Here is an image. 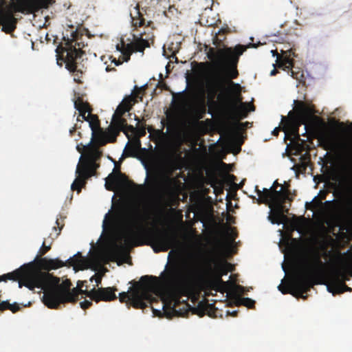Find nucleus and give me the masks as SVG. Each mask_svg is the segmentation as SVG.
Listing matches in <instances>:
<instances>
[{
	"label": "nucleus",
	"instance_id": "4468645a",
	"mask_svg": "<svg viewBox=\"0 0 352 352\" xmlns=\"http://www.w3.org/2000/svg\"><path fill=\"white\" fill-rule=\"evenodd\" d=\"M348 267L347 263H342L340 267L335 270L331 282L327 285L328 292L332 293L333 296L345 292H352V289L344 283L345 280H349L344 274Z\"/></svg>",
	"mask_w": 352,
	"mask_h": 352
},
{
	"label": "nucleus",
	"instance_id": "2eb2a0df",
	"mask_svg": "<svg viewBox=\"0 0 352 352\" xmlns=\"http://www.w3.org/2000/svg\"><path fill=\"white\" fill-rule=\"evenodd\" d=\"M204 268L208 272L215 271L216 274L214 285L217 287L216 291H220L221 287L226 286L228 283V282L223 281L222 279V276L227 274L228 270L224 265L217 263L215 258L212 257L206 258Z\"/></svg>",
	"mask_w": 352,
	"mask_h": 352
},
{
	"label": "nucleus",
	"instance_id": "cd10ccee",
	"mask_svg": "<svg viewBox=\"0 0 352 352\" xmlns=\"http://www.w3.org/2000/svg\"><path fill=\"white\" fill-rule=\"evenodd\" d=\"M294 60H293V64L292 67H287V66H283L285 68L284 69H288L289 72L291 73V76L299 82H302L304 78V72L302 69L300 68H295L294 66Z\"/></svg>",
	"mask_w": 352,
	"mask_h": 352
},
{
	"label": "nucleus",
	"instance_id": "a211bd4d",
	"mask_svg": "<svg viewBox=\"0 0 352 352\" xmlns=\"http://www.w3.org/2000/svg\"><path fill=\"white\" fill-rule=\"evenodd\" d=\"M102 155V151L98 148H93L87 155L80 157L78 165L95 175L96 169L100 166L97 161L101 158Z\"/></svg>",
	"mask_w": 352,
	"mask_h": 352
},
{
	"label": "nucleus",
	"instance_id": "09e8293b",
	"mask_svg": "<svg viewBox=\"0 0 352 352\" xmlns=\"http://www.w3.org/2000/svg\"><path fill=\"white\" fill-rule=\"evenodd\" d=\"M134 151V149L133 148H130V151H128V153L126 155V156H131L133 153Z\"/></svg>",
	"mask_w": 352,
	"mask_h": 352
},
{
	"label": "nucleus",
	"instance_id": "a878e982",
	"mask_svg": "<svg viewBox=\"0 0 352 352\" xmlns=\"http://www.w3.org/2000/svg\"><path fill=\"white\" fill-rule=\"evenodd\" d=\"M80 292H82V289L78 288L77 287L69 289V291H65L62 293L64 296L61 300V304L66 302H76L78 300V296Z\"/></svg>",
	"mask_w": 352,
	"mask_h": 352
},
{
	"label": "nucleus",
	"instance_id": "0eeeda50",
	"mask_svg": "<svg viewBox=\"0 0 352 352\" xmlns=\"http://www.w3.org/2000/svg\"><path fill=\"white\" fill-rule=\"evenodd\" d=\"M280 184L276 180L270 188H264L263 190L256 186V192L258 198V204H269L272 210V214L269 215L268 219L273 224H281L286 219L285 213L288 212L289 209L285 205L287 201H293L291 197V191L288 188L282 187L277 190Z\"/></svg>",
	"mask_w": 352,
	"mask_h": 352
},
{
	"label": "nucleus",
	"instance_id": "473e14b6",
	"mask_svg": "<svg viewBox=\"0 0 352 352\" xmlns=\"http://www.w3.org/2000/svg\"><path fill=\"white\" fill-rule=\"evenodd\" d=\"M244 293V287L241 285H237L234 287L232 290L231 291V295L232 296V298L234 302L236 301V296H241V295Z\"/></svg>",
	"mask_w": 352,
	"mask_h": 352
},
{
	"label": "nucleus",
	"instance_id": "8fccbe9b",
	"mask_svg": "<svg viewBox=\"0 0 352 352\" xmlns=\"http://www.w3.org/2000/svg\"><path fill=\"white\" fill-rule=\"evenodd\" d=\"M76 132V127H73L72 129H70L69 131V133L71 135H73L74 133Z\"/></svg>",
	"mask_w": 352,
	"mask_h": 352
},
{
	"label": "nucleus",
	"instance_id": "e433bc0d",
	"mask_svg": "<svg viewBox=\"0 0 352 352\" xmlns=\"http://www.w3.org/2000/svg\"><path fill=\"white\" fill-rule=\"evenodd\" d=\"M135 131H136V128H135V127H134V126H132V125H128V124H126V126H124L123 127V129H121V131H123V132L126 134V135L127 137H129V135H128V133H127V131H129V132H131V133H135Z\"/></svg>",
	"mask_w": 352,
	"mask_h": 352
},
{
	"label": "nucleus",
	"instance_id": "13d9d810",
	"mask_svg": "<svg viewBox=\"0 0 352 352\" xmlns=\"http://www.w3.org/2000/svg\"><path fill=\"white\" fill-rule=\"evenodd\" d=\"M250 111H254V105L252 106V108H251Z\"/></svg>",
	"mask_w": 352,
	"mask_h": 352
},
{
	"label": "nucleus",
	"instance_id": "f704fd0d",
	"mask_svg": "<svg viewBox=\"0 0 352 352\" xmlns=\"http://www.w3.org/2000/svg\"><path fill=\"white\" fill-rule=\"evenodd\" d=\"M321 204V201L318 199L317 197H316L313 199L312 202L306 203L305 206L307 209L314 210V208L318 207Z\"/></svg>",
	"mask_w": 352,
	"mask_h": 352
},
{
	"label": "nucleus",
	"instance_id": "9b49d317",
	"mask_svg": "<svg viewBox=\"0 0 352 352\" xmlns=\"http://www.w3.org/2000/svg\"><path fill=\"white\" fill-rule=\"evenodd\" d=\"M230 84L237 89V93L225 97L223 102L229 116L236 121L233 126V134L239 138L241 131L249 124L248 122L243 123L239 121L246 118L250 110L248 109V104L242 102V96L239 91L240 85L232 81H230Z\"/></svg>",
	"mask_w": 352,
	"mask_h": 352
},
{
	"label": "nucleus",
	"instance_id": "aec40b11",
	"mask_svg": "<svg viewBox=\"0 0 352 352\" xmlns=\"http://www.w3.org/2000/svg\"><path fill=\"white\" fill-rule=\"evenodd\" d=\"M116 287H98L96 289L94 287L91 289V292H89L91 296V300L96 302L100 301L109 302L114 300L117 298L116 292L117 291Z\"/></svg>",
	"mask_w": 352,
	"mask_h": 352
},
{
	"label": "nucleus",
	"instance_id": "680f3d73",
	"mask_svg": "<svg viewBox=\"0 0 352 352\" xmlns=\"http://www.w3.org/2000/svg\"><path fill=\"white\" fill-rule=\"evenodd\" d=\"M199 118H202V115H201L200 116H199Z\"/></svg>",
	"mask_w": 352,
	"mask_h": 352
},
{
	"label": "nucleus",
	"instance_id": "9d476101",
	"mask_svg": "<svg viewBox=\"0 0 352 352\" xmlns=\"http://www.w3.org/2000/svg\"><path fill=\"white\" fill-rule=\"evenodd\" d=\"M296 107L294 111H290L288 118L283 117L282 122H283V130L287 129L290 131L294 136V141L298 144L301 142L303 145L305 140L300 138L298 133L299 127L304 124L305 132H307V123L310 120L311 116L314 114V107L311 105L307 104L305 102L301 100H295ZM306 133L303 134L305 135Z\"/></svg>",
	"mask_w": 352,
	"mask_h": 352
},
{
	"label": "nucleus",
	"instance_id": "6e6552de",
	"mask_svg": "<svg viewBox=\"0 0 352 352\" xmlns=\"http://www.w3.org/2000/svg\"><path fill=\"white\" fill-rule=\"evenodd\" d=\"M157 277L143 276L140 281L133 283V287H129L128 292L120 293L119 300L121 302L129 303L135 309H144L147 307L145 300H151L152 298L151 293L157 290Z\"/></svg>",
	"mask_w": 352,
	"mask_h": 352
},
{
	"label": "nucleus",
	"instance_id": "ddd939ff",
	"mask_svg": "<svg viewBox=\"0 0 352 352\" xmlns=\"http://www.w3.org/2000/svg\"><path fill=\"white\" fill-rule=\"evenodd\" d=\"M178 169L176 158L171 153H166L160 164V178L163 182L166 194L175 196L180 188L181 183L172 175Z\"/></svg>",
	"mask_w": 352,
	"mask_h": 352
},
{
	"label": "nucleus",
	"instance_id": "f8f14e48",
	"mask_svg": "<svg viewBox=\"0 0 352 352\" xmlns=\"http://www.w3.org/2000/svg\"><path fill=\"white\" fill-rule=\"evenodd\" d=\"M50 249V245L47 246L45 242L43 243L42 247L38 252L39 255L36 258L37 263L41 268L47 271L58 269L65 265L73 266L75 271L83 270L88 268V263L82 258L80 252H78L73 257L67 259L65 263L58 258H39V256L45 255Z\"/></svg>",
	"mask_w": 352,
	"mask_h": 352
},
{
	"label": "nucleus",
	"instance_id": "4c0bfd02",
	"mask_svg": "<svg viewBox=\"0 0 352 352\" xmlns=\"http://www.w3.org/2000/svg\"><path fill=\"white\" fill-rule=\"evenodd\" d=\"M95 280L96 283V287H98L102 282V275L101 274H96L91 277L90 281Z\"/></svg>",
	"mask_w": 352,
	"mask_h": 352
},
{
	"label": "nucleus",
	"instance_id": "1a4fd4ad",
	"mask_svg": "<svg viewBox=\"0 0 352 352\" xmlns=\"http://www.w3.org/2000/svg\"><path fill=\"white\" fill-rule=\"evenodd\" d=\"M255 47L253 44H249L247 46L243 45H236L234 47H226L218 48L208 47L207 52L208 58L224 66V72L226 77L230 79H235L239 76L237 65L239 57L243 54L247 48Z\"/></svg>",
	"mask_w": 352,
	"mask_h": 352
},
{
	"label": "nucleus",
	"instance_id": "39448f33",
	"mask_svg": "<svg viewBox=\"0 0 352 352\" xmlns=\"http://www.w3.org/2000/svg\"><path fill=\"white\" fill-rule=\"evenodd\" d=\"M78 37L77 30L71 33V38L64 36V46L59 45L56 52L57 64L62 66L65 63V68L74 76V81L82 83L81 78L85 71L82 56L85 52L81 50L84 45L78 42Z\"/></svg>",
	"mask_w": 352,
	"mask_h": 352
},
{
	"label": "nucleus",
	"instance_id": "a19ab883",
	"mask_svg": "<svg viewBox=\"0 0 352 352\" xmlns=\"http://www.w3.org/2000/svg\"><path fill=\"white\" fill-rule=\"evenodd\" d=\"M91 292V290H87V289H82V292H80V294H85L86 296L89 297L90 299H91V296H90V293Z\"/></svg>",
	"mask_w": 352,
	"mask_h": 352
},
{
	"label": "nucleus",
	"instance_id": "423d86ee",
	"mask_svg": "<svg viewBox=\"0 0 352 352\" xmlns=\"http://www.w3.org/2000/svg\"><path fill=\"white\" fill-rule=\"evenodd\" d=\"M320 140L326 150L340 159L348 160L352 156V122H336L321 134Z\"/></svg>",
	"mask_w": 352,
	"mask_h": 352
},
{
	"label": "nucleus",
	"instance_id": "bb28decb",
	"mask_svg": "<svg viewBox=\"0 0 352 352\" xmlns=\"http://www.w3.org/2000/svg\"><path fill=\"white\" fill-rule=\"evenodd\" d=\"M74 107L79 111V113L83 112H91L92 109L87 102H85L82 97L78 96L74 100Z\"/></svg>",
	"mask_w": 352,
	"mask_h": 352
},
{
	"label": "nucleus",
	"instance_id": "4be33fe9",
	"mask_svg": "<svg viewBox=\"0 0 352 352\" xmlns=\"http://www.w3.org/2000/svg\"><path fill=\"white\" fill-rule=\"evenodd\" d=\"M76 173L77 174V177L72 183L71 188L72 190H77L78 192H80L81 188L85 186L86 180L91 176H94V175L78 165L76 167Z\"/></svg>",
	"mask_w": 352,
	"mask_h": 352
},
{
	"label": "nucleus",
	"instance_id": "7ed1b4c3",
	"mask_svg": "<svg viewBox=\"0 0 352 352\" xmlns=\"http://www.w3.org/2000/svg\"><path fill=\"white\" fill-rule=\"evenodd\" d=\"M326 250L325 242L320 243L319 247L311 251V258L306 263L305 268L289 278L285 284L279 285L278 290L283 294H289L297 298L306 299L307 296L304 294L310 291L314 285L320 283L318 275L323 265L321 252H324Z\"/></svg>",
	"mask_w": 352,
	"mask_h": 352
},
{
	"label": "nucleus",
	"instance_id": "603ef678",
	"mask_svg": "<svg viewBox=\"0 0 352 352\" xmlns=\"http://www.w3.org/2000/svg\"><path fill=\"white\" fill-rule=\"evenodd\" d=\"M145 134H146L145 128L143 127V129H142V131L140 133V135L144 136Z\"/></svg>",
	"mask_w": 352,
	"mask_h": 352
},
{
	"label": "nucleus",
	"instance_id": "864d4df0",
	"mask_svg": "<svg viewBox=\"0 0 352 352\" xmlns=\"http://www.w3.org/2000/svg\"><path fill=\"white\" fill-rule=\"evenodd\" d=\"M237 313H238V311H234L231 314V315H232V316L235 317V316H237Z\"/></svg>",
	"mask_w": 352,
	"mask_h": 352
},
{
	"label": "nucleus",
	"instance_id": "4d7b16f0",
	"mask_svg": "<svg viewBox=\"0 0 352 352\" xmlns=\"http://www.w3.org/2000/svg\"><path fill=\"white\" fill-rule=\"evenodd\" d=\"M56 223L57 226L59 227L60 223H59L58 219H57V220H56Z\"/></svg>",
	"mask_w": 352,
	"mask_h": 352
},
{
	"label": "nucleus",
	"instance_id": "c03bdc74",
	"mask_svg": "<svg viewBox=\"0 0 352 352\" xmlns=\"http://www.w3.org/2000/svg\"><path fill=\"white\" fill-rule=\"evenodd\" d=\"M86 113L87 112L79 113V116H81L84 120L87 122L89 118H87V116H86Z\"/></svg>",
	"mask_w": 352,
	"mask_h": 352
},
{
	"label": "nucleus",
	"instance_id": "dca6fc26",
	"mask_svg": "<svg viewBox=\"0 0 352 352\" xmlns=\"http://www.w3.org/2000/svg\"><path fill=\"white\" fill-rule=\"evenodd\" d=\"M55 3V0H20L16 11L23 14H34L41 9H47Z\"/></svg>",
	"mask_w": 352,
	"mask_h": 352
},
{
	"label": "nucleus",
	"instance_id": "412c9836",
	"mask_svg": "<svg viewBox=\"0 0 352 352\" xmlns=\"http://www.w3.org/2000/svg\"><path fill=\"white\" fill-rule=\"evenodd\" d=\"M271 52L273 56H276L279 67H292L293 59L292 58V56H296L295 49H293L292 47L288 50L281 49L280 54L278 53L276 50H272Z\"/></svg>",
	"mask_w": 352,
	"mask_h": 352
},
{
	"label": "nucleus",
	"instance_id": "c756f323",
	"mask_svg": "<svg viewBox=\"0 0 352 352\" xmlns=\"http://www.w3.org/2000/svg\"><path fill=\"white\" fill-rule=\"evenodd\" d=\"M208 66V62L196 63V67L193 68V74L196 77L201 76L207 72Z\"/></svg>",
	"mask_w": 352,
	"mask_h": 352
},
{
	"label": "nucleus",
	"instance_id": "b1692460",
	"mask_svg": "<svg viewBox=\"0 0 352 352\" xmlns=\"http://www.w3.org/2000/svg\"><path fill=\"white\" fill-rule=\"evenodd\" d=\"M207 89L210 96L214 98L217 92L223 88V80L220 75H215L207 82Z\"/></svg>",
	"mask_w": 352,
	"mask_h": 352
},
{
	"label": "nucleus",
	"instance_id": "052dcab7",
	"mask_svg": "<svg viewBox=\"0 0 352 352\" xmlns=\"http://www.w3.org/2000/svg\"><path fill=\"white\" fill-rule=\"evenodd\" d=\"M174 57L175 58L176 61H177V57H176L175 56H174Z\"/></svg>",
	"mask_w": 352,
	"mask_h": 352
},
{
	"label": "nucleus",
	"instance_id": "58836bf2",
	"mask_svg": "<svg viewBox=\"0 0 352 352\" xmlns=\"http://www.w3.org/2000/svg\"><path fill=\"white\" fill-rule=\"evenodd\" d=\"M80 305L82 309H87L92 305V302L90 300H85L84 301L80 302Z\"/></svg>",
	"mask_w": 352,
	"mask_h": 352
},
{
	"label": "nucleus",
	"instance_id": "3c124183",
	"mask_svg": "<svg viewBox=\"0 0 352 352\" xmlns=\"http://www.w3.org/2000/svg\"><path fill=\"white\" fill-rule=\"evenodd\" d=\"M113 70L114 71V70H116V69H115L114 68H111L109 66H107V67H106V71H107V72H111V71H113Z\"/></svg>",
	"mask_w": 352,
	"mask_h": 352
},
{
	"label": "nucleus",
	"instance_id": "5701e85b",
	"mask_svg": "<svg viewBox=\"0 0 352 352\" xmlns=\"http://www.w3.org/2000/svg\"><path fill=\"white\" fill-rule=\"evenodd\" d=\"M116 140V138L113 139V133L111 132L110 126L108 129V133L103 131L102 128L92 132L91 142H94L99 146H104L107 142H114Z\"/></svg>",
	"mask_w": 352,
	"mask_h": 352
},
{
	"label": "nucleus",
	"instance_id": "ea45409f",
	"mask_svg": "<svg viewBox=\"0 0 352 352\" xmlns=\"http://www.w3.org/2000/svg\"><path fill=\"white\" fill-rule=\"evenodd\" d=\"M158 182V177L157 175H153L152 178L151 179L149 185L151 187L155 186Z\"/></svg>",
	"mask_w": 352,
	"mask_h": 352
},
{
	"label": "nucleus",
	"instance_id": "c85d7f7f",
	"mask_svg": "<svg viewBox=\"0 0 352 352\" xmlns=\"http://www.w3.org/2000/svg\"><path fill=\"white\" fill-rule=\"evenodd\" d=\"M208 184H209L211 187L214 188V193L219 194L223 192V182L217 179L216 177L210 178Z\"/></svg>",
	"mask_w": 352,
	"mask_h": 352
},
{
	"label": "nucleus",
	"instance_id": "6ab92c4d",
	"mask_svg": "<svg viewBox=\"0 0 352 352\" xmlns=\"http://www.w3.org/2000/svg\"><path fill=\"white\" fill-rule=\"evenodd\" d=\"M127 111L128 108L120 104L113 115L110 129L111 132L113 133L114 140L118 135L121 129L126 125V120L122 118V116Z\"/></svg>",
	"mask_w": 352,
	"mask_h": 352
},
{
	"label": "nucleus",
	"instance_id": "37998d69",
	"mask_svg": "<svg viewBox=\"0 0 352 352\" xmlns=\"http://www.w3.org/2000/svg\"><path fill=\"white\" fill-rule=\"evenodd\" d=\"M84 148H85V146H83V145H82V144H80V145H78V146H76V149H77V151H78L79 153H82L83 152Z\"/></svg>",
	"mask_w": 352,
	"mask_h": 352
},
{
	"label": "nucleus",
	"instance_id": "79ce46f5",
	"mask_svg": "<svg viewBox=\"0 0 352 352\" xmlns=\"http://www.w3.org/2000/svg\"><path fill=\"white\" fill-rule=\"evenodd\" d=\"M280 131V126H278V127H276V128L274 129V131H272V134H273L274 135L277 136V135H278V133H279V131Z\"/></svg>",
	"mask_w": 352,
	"mask_h": 352
},
{
	"label": "nucleus",
	"instance_id": "bf43d9fd",
	"mask_svg": "<svg viewBox=\"0 0 352 352\" xmlns=\"http://www.w3.org/2000/svg\"><path fill=\"white\" fill-rule=\"evenodd\" d=\"M63 228V226L61 227H59V230L60 231Z\"/></svg>",
	"mask_w": 352,
	"mask_h": 352
},
{
	"label": "nucleus",
	"instance_id": "49530a36",
	"mask_svg": "<svg viewBox=\"0 0 352 352\" xmlns=\"http://www.w3.org/2000/svg\"><path fill=\"white\" fill-rule=\"evenodd\" d=\"M228 30L227 29H224V28H221L219 30L218 32V34H225L228 32Z\"/></svg>",
	"mask_w": 352,
	"mask_h": 352
},
{
	"label": "nucleus",
	"instance_id": "7c9ffc66",
	"mask_svg": "<svg viewBox=\"0 0 352 352\" xmlns=\"http://www.w3.org/2000/svg\"><path fill=\"white\" fill-rule=\"evenodd\" d=\"M234 303L236 306L243 305L252 309L254 307L255 301L250 298H242L241 296H236Z\"/></svg>",
	"mask_w": 352,
	"mask_h": 352
},
{
	"label": "nucleus",
	"instance_id": "72a5a7b5",
	"mask_svg": "<svg viewBox=\"0 0 352 352\" xmlns=\"http://www.w3.org/2000/svg\"><path fill=\"white\" fill-rule=\"evenodd\" d=\"M226 39V37L223 38H219L217 34H216L212 38V43L218 48L226 47V46L223 44V41Z\"/></svg>",
	"mask_w": 352,
	"mask_h": 352
},
{
	"label": "nucleus",
	"instance_id": "6e6d98bb",
	"mask_svg": "<svg viewBox=\"0 0 352 352\" xmlns=\"http://www.w3.org/2000/svg\"><path fill=\"white\" fill-rule=\"evenodd\" d=\"M229 177L231 179H235V176L233 175H229Z\"/></svg>",
	"mask_w": 352,
	"mask_h": 352
},
{
	"label": "nucleus",
	"instance_id": "5fc2aeb1",
	"mask_svg": "<svg viewBox=\"0 0 352 352\" xmlns=\"http://www.w3.org/2000/svg\"><path fill=\"white\" fill-rule=\"evenodd\" d=\"M243 143V141H241V142H239V151H238V152L241 150V144H242Z\"/></svg>",
	"mask_w": 352,
	"mask_h": 352
},
{
	"label": "nucleus",
	"instance_id": "f257e3e1",
	"mask_svg": "<svg viewBox=\"0 0 352 352\" xmlns=\"http://www.w3.org/2000/svg\"><path fill=\"white\" fill-rule=\"evenodd\" d=\"M153 219L152 214L147 207L140 211L138 208L131 210L125 206L118 207L109 215L106 214L103 227L108 223L118 227L124 232V243L120 239L119 243H114L108 251L111 261H117L123 254L126 247L150 245L155 253L166 252L179 245L177 235L174 232L162 230L157 228L146 229L144 223Z\"/></svg>",
	"mask_w": 352,
	"mask_h": 352
},
{
	"label": "nucleus",
	"instance_id": "f03ea898",
	"mask_svg": "<svg viewBox=\"0 0 352 352\" xmlns=\"http://www.w3.org/2000/svg\"><path fill=\"white\" fill-rule=\"evenodd\" d=\"M202 274L203 270L198 266L190 268L185 274L177 262L170 264L165 272L164 279L174 290L175 294L169 303V307L166 305L163 306L166 318L187 316L189 311L199 316L206 314L212 316L210 311L214 307L208 302L200 301L196 307H192L187 302V300L193 292V284L202 278Z\"/></svg>",
	"mask_w": 352,
	"mask_h": 352
},
{
	"label": "nucleus",
	"instance_id": "20e7f679",
	"mask_svg": "<svg viewBox=\"0 0 352 352\" xmlns=\"http://www.w3.org/2000/svg\"><path fill=\"white\" fill-rule=\"evenodd\" d=\"M140 3H142V1H140L130 13L131 25L133 28V41L125 44L122 41L120 45H116L117 50L122 53V60L114 58L112 62L116 66L121 65L124 61H129L133 52H144L146 47H150V41L153 42L154 23L148 19L146 12L144 8L142 10L140 9Z\"/></svg>",
	"mask_w": 352,
	"mask_h": 352
},
{
	"label": "nucleus",
	"instance_id": "de8ad7c7",
	"mask_svg": "<svg viewBox=\"0 0 352 352\" xmlns=\"http://www.w3.org/2000/svg\"><path fill=\"white\" fill-rule=\"evenodd\" d=\"M278 73V71L276 69H274L271 71L270 75L271 76H275Z\"/></svg>",
	"mask_w": 352,
	"mask_h": 352
},
{
	"label": "nucleus",
	"instance_id": "f3484780",
	"mask_svg": "<svg viewBox=\"0 0 352 352\" xmlns=\"http://www.w3.org/2000/svg\"><path fill=\"white\" fill-rule=\"evenodd\" d=\"M6 5V0H0V26L3 32L11 34L16 28L17 19L10 9L3 8Z\"/></svg>",
	"mask_w": 352,
	"mask_h": 352
},
{
	"label": "nucleus",
	"instance_id": "393cba45",
	"mask_svg": "<svg viewBox=\"0 0 352 352\" xmlns=\"http://www.w3.org/2000/svg\"><path fill=\"white\" fill-rule=\"evenodd\" d=\"M126 179V175L118 170L116 173H111L106 179L105 188L108 190L113 191L116 186L121 183V180Z\"/></svg>",
	"mask_w": 352,
	"mask_h": 352
},
{
	"label": "nucleus",
	"instance_id": "c9c22d12",
	"mask_svg": "<svg viewBox=\"0 0 352 352\" xmlns=\"http://www.w3.org/2000/svg\"><path fill=\"white\" fill-rule=\"evenodd\" d=\"M133 100V98L131 96H129L128 98H125L120 104H123L124 107L128 108V111H129L132 106L131 102Z\"/></svg>",
	"mask_w": 352,
	"mask_h": 352
},
{
	"label": "nucleus",
	"instance_id": "2f4dec72",
	"mask_svg": "<svg viewBox=\"0 0 352 352\" xmlns=\"http://www.w3.org/2000/svg\"><path fill=\"white\" fill-rule=\"evenodd\" d=\"M87 118H89L87 122L89 123V126L92 132H94V130H97L99 128H101L100 126V121L96 115L91 114L90 112L87 115Z\"/></svg>",
	"mask_w": 352,
	"mask_h": 352
},
{
	"label": "nucleus",
	"instance_id": "a18cd8bd",
	"mask_svg": "<svg viewBox=\"0 0 352 352\" xmlns=\"http://www.w3.org/2000/svg\"><path fill=\"white\" fill-rule=\"evenodd\" d=\"M85 282V281L78 280V283H77V287L82 289V287L84 286V283Z\"/></svg>",
	"mask_w": 352,
	"mask_h": 352
}]
</instances>
